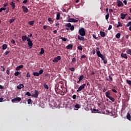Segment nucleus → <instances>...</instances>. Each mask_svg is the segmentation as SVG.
Wrapping results in <instances>:
<instances>
[{"label": "nucleus", "mask_w": 131, "mask_h": 131, "mask_svg": "<svg viewBox=\"0 0 131 131\" xmlns=\"http://www.w3.org/2000/svg\"><path fill=\"white\" fill-rule=\"evenodd\" d=\"M103 63H104V64H107V60H106V59L103 60Z\"/></svg>", "instance_id": "obj_64"}, {"label": "nucleus", "mask_w": 131, "mask_h": 131, "mask_svg": "<svg viewBox=\"0 0 131 131\" xmlns=\"http://www.w3.org/2000/svg\"><path fill=\"white\" fill-rule=\"evenodd\" d=\"M21 8L23 9V12L25 13H28V12H29L28 8H27L26 6H23Z\"/></svg>", "instance_id": "obj_10"}, {"label": "nucleus", "mask_w": 131, "mask_h": 131, "mask_svg": "<svg viewBox=\"0 0 131 131\" xmlns=\"http://www.w3.org/2000/svg\"><path fill=\"white\" fill-rule=\"evenodd\" d=\"M28 24H29V25H33V24H34V20L33 21H29Z\"/></svg>", "instance_id": "obj_38"}, {"label": "nucleus", "mask_w": 131, "mask_h": 131, "mask_svg": "<svg viewBox=\"0 0 131 131\" xmlns=\"http://www.w3.org/2000/svg\"><path fill=\"white\" fill-rule=\"evenodd\" d=\"M20 101L21 98L18 97L11 100V102H12V103H19V102H20Z\"/></svg>", "instance_id": "obj_3"}, {"label": "nucleus", "mask_w": 131, "mask_h": 131, "mask_svg": "<svg viewBox=\"0 0 131 131\" xmlns=\"http://www.w3.org/2000/svg\"><path fill=\"white\" fill-rule=\"evenodd\" d=\"M30 38H29L28 37H27V36L26 35L25 36H22L21 37V39L23 40V41H28V39H29Z\"/></svg>", "instance_id": "obj_9"}, {"label": "nucleus", "mask_w": 131, "mask_h": 131, "mask_svg": "<svg viewBox=\"0 0 131 131\" xmlns=\"http://www.w3.org/2000/svg\"><path fill=\"white\" fill-rule=\"evenodd\" d=\"M112 29V25H110L108 28V30H111Z\"/></svg>", "instance_id": "obj_54"}, {"label": "nucleus", "mask_w": 131, "mask_h": 131, "mask_svg": "<svg viewBox=\"0 0 131 131\" xmlns=\"http://www.w3.org/2000/svg\"><path fill=\"white\" fill-rule=\"evenodd\" d=\"M56 20H60V13H58L56 15Z\"/></svg>", "instance_id": "obj_31"}, {"label": "nucleus", "mask_w": 131, "mask_h": 131, "mask_svg": "<svg viewBox=\"0 0 131 131\" xmlns=\"http://www.w3.org/2000/svg\"><path fill=\"white\" fill-rule=\"evenodd\" d=\"M126 53L128 54V55H130L131 56V50L128 49L126 51Z\"/></svg>", "instance_id": "obj_33"}, {"label": "nucleus", "mask_w": 131, "mask_h": 131, "mask_svg": "<svg viewBox=\"0 0 131 131\" xmlns=\"http://www.w3.org/2000/svg\"><path fill=\"white\" fill-rule=\"evenodd\" d=\"M8 48V45H7V44H4L2 46V49L3 50H7V48Z\"/></svg>", "instance_id": "obj_24"}, {"label": "nucleus", "mask_w": 131, "mask_h": 131, "mask_svg": "<svg viewBox=\"0 0 131 131\" xmlns=\"http://www.w3.org/2000/svg\"><path fill=\"white\" fill-rule=\"evenodd\" d=\"M7 10V8L6 7H2L0 8V13H2L3 11H6Z\"/></svg>", "instance_id": "obj_26"}, {"label": "nucleus", "mask_w": 131, "mask_h": 131, "mask_svg": "<svg viewBox=\"0 0 131 131\" xmlns=\"http://www.w3.org/2000/svg\"><path fill=\"white\" fill-rule=\"evenodd\" d=\"M43 86L45 89H46V90H49V86L47 84H44Z\"/></svg>", "instance_id": "obj_42"}, {"label": "nucleus", "mask_w": 131, "mask_h": 131, "mask_svg": "<svg viewBox=\"0 0 131 131\" xmlns=\"http://www.w3.org/2000/svg\"><path fill=\"white\" fill-rule=\"evenodd\" d=\"M26 96H28L29 97H30V96H32L31 94H30V92H27L26 93Z\"/></svg>", "instance_id": "obj_44"}, {"label": "nucleus", "mask_w": 131, "mask_h": 131, "mask_svg": "<svg viewBox=\"0 0 131 131\" xmlns=\"http://www.w3.org/2000/svg\"><path fill=\"white\" fill-rule=\"evenodd\" d=\"M81 106L80 104H77L75 105V108H77V109H79Z\"/></svg>", "instance_id": "obj_30"}, {"label": "nucleus", "mask_w": 131, "mask_h": 131, "mask_svg": "<svg viewBox=\"0 0 131 131\" xmlns=\"http://www.w3.org/2000/svg\"><path fill=\"white\" fill-rule=\"evenodd\" d=\"M9 12H10V9L9 8H8L6 9V14H8L9 13Z\"/></svg>", "instance_id": "obj_50"}, {"label": "nucleus", "mask_w": 131, "mask_h": 131, "mask_svg": "<svg viewBox=\"0 0 131 131\" xmlns=\"http://www.w3.org/2000/svg\"><path fill=\"white\" fill-rule=\"evenodd\" d=\"M33 75H34V76H39V74L38 72H33Z\"/></svg>", "instance_id": "obj_27"}, {"label": "nucleus", "mask_w": 131, "mask_h": 131, "mask_svg": "<svg viewBox=\"0 0 131 131\" xmlns=\"http://www.w3.org/2000/svg\"><path fill=\"white\" fill-rule=\"evenodd\" d=\"M126 15H127V14H124L123 13H121V19H122V20H123V19H125V17H126Z\"/></svg>", "instance_id": "obj_20"}, {"label": "nucleus", "mask_w": 131, "mask_h": 131, "mask_svg": "<svg viewBox=\"0 0 131 131\" xmlns=\"http://www.w3.org/2000/svg\"><path fill=\"white\" fill-rule=\"evenodd\" d=\"M92 53L93 55H95L96 54V50H93Z\"/></svg>", "instance_id": "obj_62"}, {"label": "nucleus", "mask_w": 131, "mask_h": 131, "mask_svg": "<svg viewBox=\"0 0 131 131\" xmlns=\"http://www.w3.org/2000/svg\"><path fill=\"white\" fill-rule=\"evenodd\" d=\"M24 88V85L23 84H19L17 86V90H21V89H23Z\"/></svg>", "instance_id": "obj_14"}, {"label": "nucleus", "mask_w": 131, "mask_h": 131, "mask_svg": "<svg viewBox=\"0 0 131 131\" xmlns=\"http://www.w3.org/2000/svg\"><path fill=\"white\" fill-rule=\"evenodd\" d=\"M92 113H100V111L96 108H93V111H92Z\"/></svg>", "instance_id": "obj_19"}, {"label": "nucleus", "mask_w": 131, "mask_h": 131, "mask_svg": "<svg viewBox=\"0 0 131 131\" xmlns=\"http://www.w3.org/2000/svg\"><path fill=\"white\" fill-rule=\"evenodd\" d=\"M60 60H61V56H58L54 58V59L53 60V62L54 63H58Z\"/></svg>", "instance_id": "obj_6"}, {"label": "nucleus", "mask_w": 131, "mask_h": 131, "mask_svg": "<svg viewBox=\"0 0 131 131\" xmlns=\"http://www.w3.org/2000/svg\"><path fill=\"white\" fill-rule=\"evenodd\" d=\"M48 21H49V22H54V21L53 20V19H52V18L51 17H49L48 19Z\"/></svg>", "instance_id": "obj_46"}, {"label": "nucleus", "mask_w": 131, "mask_h": 131, "mask_svg": "<svg viewBox=\"0 0 131 131\" xmlns=\"http://www.w3.org/2000/svg\"><path fill=\"white\" fill-rule=\"evenodd\" d=\"M77 49H78V50H79L80 51H82V50H83L82 46H81V45L78 46Z\"/></svg>", "instance_id": "obj_40"}, {"label": "nucleus", "mask_w": 131, "mask_h": 131, "mask_svg": "<svg viewBox=\"0 0 131 131\" xmlns=\"http://www.w3.org/2000/svg\"><path fill=\"white\" fill-rule=\"evenodd\" d=\"M118 25L117 26V28H118V27H122V24H121V23H120V21H118Z\"/></svg>", "instance_id": "obj_29"}, {"label": "nucleus", "mask_w": 131, "mask_h": 131, "mask_svg": "<svg viewBox=\"0 0 131 131\" xmlns=\"http://www.w3.org/2000/svg\"><path fill=\"white\" fill-rule=\"evenodd\" d=\"M121 34H120V33H118L116 35V38H120V36H121Z\"/></svg>", "instance_id": "obj_28"}, {"label": "nucleus", "mask_w": 131, "mask_h": 131, "mask_svg": "<svg viewBox=\"0 0 131 131\" xmlns=\"http://www.w3.org/2000/svg\"><path fill=\"white\" fill-rule=\"evenodd\" d=\"M23 67H24V66L23 65L19 66L18 67L15 68V70H16V71H18V70H20V69H22Z\"/></svg>", "instance_id": "obj_16"}, {"label": "nucleus", "mask_w": 131, "mask_h": 131, "mask_svg": "<svg viewBox=\"0 0 131 131\" xmlns=\"http://www.w3.org/2000/svg\"><path fill=\"white\" fill-rule=\"evenodd\" d=\"M72 98L74 99V100H75V99H76V95H74L72 96Z\"/></svg>", "instance_id": "obj_61"}, {"label": "nucleus", "mask_w": 131, "mask_h": 131, "mask_svg": "<svg viewBox=\"0 0 131 131\" xmlns=\"http://www.w3.org/2000/svg\"><path fill=\"white\" fill-rule=\"evenodd\" d=\"M31 102H32L31 99H28V104H31Z\"/></svg>", "instance_id": "obj_49"}, {"label": "nucleus", "mask_w": 131, "mask_h": 131, "mask_svg": "<svg viewBox=\"0 0 131 131\" xmlns=\"http://www.w3.org/2000/svg\"><path fill=\"white\" fill-rule=\"evenodd\" d=\"M27 3H28V0H24L23 2V4H26Z\"/></svg>", "instance_id": "obj_58"}, {"label": "nucleus", "mask_w": 131, "mask_h": 131, "mask_svg": "<svg viewBox=\"0 0 131 131\" xmlns=\"http://www.w3.org/2000/svg\"><path fill=\"white\" fill-rule=\"evenodd\" d=\"M9 53H11V51H6V52L5 53V55L6 56H7V55L9 54Z\"/></svg>", "instance_id": "obj_48"}, {"label": "nucleus", "mask_w": 131, "mask_h": 131, "mask_svg": "<svg viewBox=\"0 0 131 131\" xmlns=\"http://www.w3.org/2000/svg\"><path fill=\"white\" fill-rule=\"evenodd\" d=\"M13 22H15V18H12V19H10V20H9L10 24H12V23H13Z\"/></svg>", "instance_id": "obj_34"}, {"label": "nucleus", "mask_w": 131, "mask_h": 131, "mask_svg": "<svg viewBox=\"0 0 131 131\" xmlns=\"http://www.w3.org/2000/svg\"><path fill=\"white\" fill-rule=\"evenodd\" d=\"M74 21V18H70L68 20V22L73 23Z\"/></svg>", "instance_id": "obj_35"}, {"label": "nucleus", "mask_w": 131, "mask_h": 131, "mask_svg": "<svg viewBox=\"0 0 131 131\" xmlns=\"http://www.w3.org/2000/svg\"><path fill=\"white\" fill-rule=\"evenodd\" d=\"M105 19H106V20H108V19H109V13H108L105 15Z\"/></svg>", "instance_id": "obj_47"}, {"label": "nucleus", "mask_w": 131, "mask_h": 131, "mask_svg": "<svg viewBox=\"0 0 131 131\" xmlns=\"http://www.w3.org/2000/svg\"><path fill=\"white\" fill-rule=\"evenodd\" d=\"M108 78H109L110 80H111V81H113V79L112 78V77H111V76H110V75H109Z\"/></svg>", "instance_id": "obj_52"}, {"label": "nucleus", "mask_w": 131, "mask_h": 131, "mask_svg": "<svg viewBox=\"0 0 131 131\" xmlns=\"http://www.w3.org/2000/svg\"><path fill=\"white\" fill-rule=\"evenodd\" d=\"M131 26V21H129L127 25L126 26L127 27H129V26Z\"/></svg>", "instance_id": "obj_53"}, {"label": "nucleus", "mask_w": 131, "mask_h": 131, "mask_svg": "<svg viewBox=\"0 0 131 131\" xmlns=\"http://www.w3.org/2000/svg\"><path fill=\"white\" fill-rule=\"evenodd\" d=\"M107 88H103V93H106V92H107Z\"/></svg>", "instance_id": "obj_55"}, {"label": "nucleus", "mask_w": 131, "mask_h": 131, "mask_svg": "<svg viewBox=\"0 0 131 131\" xmlns=\"http://www.w3.org/2000/svg\"><path fill=\"white\" fill-rule=\"evenodd\" d=\"M96 54L98 56V57H99V58H101V60H105L106 57L105 56L102 55L101 53V52L100 51H96Z\"/></svg>", "instance_id": "obj_1"}, {"label": "nucleus", "mask_w": 131, "mask_h": 131, "mask_svg": "<svg viewBox=\"0 0 131 131\" xmlns=\"http://www.w3.org/2000/svg\"><path fill=\"white\" fill-rule=\"evenodd\" d=\"M121 57H122V58H124V59H127V55L126 54L122 53L121 54Z\"/></svg>", "instance_id": "obj_21"}, {"label": "nucleus", "mask_w": 131, "mask_h": 131, "mask_svg": "<svg viewBox=\"0 0 131 131\" xmlns=\"http://www.w3.org/2000/svg\"><path fill=\"white\" fill-rule=\"evenodd\" d=\"M100 35L102 37H105L106 36V33H105V32L100 31Z\"/></svg>", "instance_id": "obj_17"}, {"label": "nucleus", "mask_w": 131, "mask_h": 131, "mask_svg": "<svg viewBox=\"0 0 131 131\" xmlns=\"http://www.w3.org/2000/svg\"><path fill=\"white\" fill-rule=\"evenodd\" d=\"M76 61V58L75 57H74L72 58V64Z\"/></svg>", "instance_id": "obj_45"}, {"label": "nucleus", "mask_w": 131, "mask_h": 131, "mask_svg": "<svg viewBox=\"0 0 131 131\" xmlns=\"http://www.w3.org/2000/svg\"><path fill=\"white\" fill-rule=\"evenodd\" d=\"M60 39H61L62 40H63V41H67V38L61 37Z\"/></svg>", "instance_id": "obj_41"}, {"label": "nucleus", "mask_w": 131, "mask_h": 131, "mask_svg": "<svg viewBox=\"0 0 131 131\" xmlns=\"http://www.w3.org/2000/svg\"><path fill=\"white\" fill-rule=\"evenodd\" d=\"M112 92H113L114 93H117V91H116V90H115V89H113L112 90Z\"/></svg>", "instance_id": "obj_59"}, {"label": "nucleus", "mask_w": 131, "mask_h": 131, "mask_svg": "<svg viewBox=\"0 0 131 131\" xmlns=\"http://www.w3.org/2000/svg\"><path fill=\"white\" fill-rule=\"evenodd\" d=\"M27 41L29 47H32V46H33V43H32V41H31V39H28Z\"/></svg>", "instance_id": "obj_12"}, {"label": "nucleus", "mask_w": 131, "mask_h": 131, "mask_svg": "<svg viewBox=\"0 0 131 131\" xmlns=\"http://www.w3.org/2000/svg\"><path fill=\"white\" fill-rule=\"evenodd\" d=\"M78 39L79 40H81L82 41H84V37H83V36L80 37V36L78 35Z\"/></svg>", "instance_id": "obj_15"}, {"label": "nucleus", "mask_w": 131, "mask_h": 131, "mask_svg": "<svg viewBox=\"0 0 131 131\" xmlns=\"http://www.w3.org/2000/svg\"><path fill=\"white\" fill-rule=\"evenodd\" d=\"M69 70H71V71H74L75 70L74 68H71L69 69Z\"/></svg>", "instance_id": "obj_57"}, {"label": "nucleus", "mask_w": 131, "mask_h": 131, "mask_svg": "<svg viewBox=\"0 0 131 131\" xmlns=\"http://www.w3.org/2000/svg\"><path fill=\"white\" fill-rule=\"evenodd\" d=\"M20 72H19L18 71H16L14 73V75L15 76H18V75H19L20 74Z\"/></svg>", "instance_id": "obj_39"}, {"label": "nucleus", "mask_w": 131, "mask_h": 131, "mask_svg": "<svg viewBox=\"0 0 131 131\" xmlns=\"http://www.w3.org/2000/svg\"><path fill=\"white\" fill-rule=\"evenodd\" d=\"M26 77H30V74L29 73V72L27 73Z\"/></svg>", "instance_id": "obj_56"}, {"label": "nucleus", "mask_w": 131, "mask_h": 131, "mask_svg": "<svg viewBox=\"0 0 131 131\" xmlns=\"http://www.w3.org/2000/svg\"><path fill=\"white\" fill-rule=\"evenodd\" d=\"M6 73H7V74H8V75H10V70H7L6 71Z\"/></svg>", "instance_id": "obj_60"}, {"label": "nucleus", "mask_w": 131, "mask_h": 131, "mask_svg": "<svg viewBox=\"0 0 131 131\" xmlns=\"http://www.w3.org/2000/svg\"><path fill=\"white\" fill-rule=\"evenodd\" d=\"M11 42L14 45V43H16V41L15 40H12Z\"/></svg>", "instance_id": "obj_63"}, {"label": "nucleus", "mask_w": 131, "mask_h": 131, "mask_svg": "<svg viewBox=\"0 0 131 131\" xmlns=\"http://www.w3.org/2000/svg\"><path fill=\"white\" fill-rule=\"evenodd\" d=\"M59 86H60V85H59V84H56L55 85V91L56 93H58V92L61 91V90L59 89Z\"/></svg>", "instance_id": "obj_8"}, {"label": "nucleus", "mask_w": 131, "mask_h": 131, "mask_svg": "<svg viewBox=\"0 0 131 131\" xmlns=\"http://www.w3.org/2000/svg\"><path fill=\"white\" fill-rule=\"evenodd\" d=\"M126 118H127V119H128V120H131L130 114H129V113H127V114Z\"/></svg>", "instance_id": "obj_22"}, {"label": "nucleus", "mask_w": 131, "mask_h": 131, "mask_svg": "<svg viewBox=\"0 0 131 131\" xmlns=\"http://www.w3.org/2000/svg\"><path fill=\"white\" fill-rule=\"evenodd\" d=\"M66 26L67 27H69L70 28V30H71L72 31H73V30H74V26L73 25H71V23H68L67 24Z\"/></svg>", "instance_id": "obj_7"}, {"label": "nucleus", "mask_w": 131, "mask_h": 131, "mask_svg": "<svg viewBox=\"0 0 131 131\" xmlns=\"http://www.w3.org/2000/svg\"><path fill=\"white\" fill-rule=\"evenodd\" d=\"M66 48L68 49V50H72V49L73 48V45L72 44H69L66 47Z\"/></svg>", "instance_id": "obj_18"}, {"label": "nucleus", "mask_w": 131, "mask_h": 131, "mask_svg": "<svg viewBox=\"0 0 131 131\" xmlns=\"http://www.w3.org/2000/svg\"><path fill=\"white\" fill-rule=\"evenodd\" d=\"M92 36L95 39H97L98 38V37H97V36H96V35L95 34H93Z\"/></svg>", "instance_id": "obj_51"}, {"label": "nucleus", "mask_w": 131, "mask_h": 131, "mask_svg": "<svg viewBox=\"0 0 131 131\" xmlns=\"http://www.w3.org/2000/svg\"><path fill=\"white\" fill-rule=\"evenodd\" d=\"M84 77L83 75H81L79 78L78 79L79 80V81H81V80H82V79H83Z\"/></svg>", "instance_id": "obj_32"}, {"label": "nucleus", "mask_w": 131, "mask_h": 131, "mask_svg": "<svg viewBox=\"0 0 131 131\" xmlns=\"http://www.w3.org/2000/svg\"><path fill=\"white\" fill-rule=\"evenodd\" d=\"M126 83L131 86V80H127Z\"/></svg>", "instance_id": "obj_36"}, {"label": "nucleus", "mask_w": 131, "mask_h": 131, "mask_svg": "<svg viewBox=\"0 0 131 131\" xmlns=\"http://www.w3.org/2000/svg\"><path fill=\"white\" fill-rule=\"evenodd\" d=\"M34 93V94L32 95V97L37 99L38 98V95H39V92L37 90H35Z\"/></svg>", "instance_id": "obj_4"}, {"label": "nucleus", "mask_w": 131, "mask_h": 131, "mask_svg": "<svg viewBox=\"0 0 131 131\" xmlns=\"http://www.w3.org/2000/svg\"><path fill=\"white\" fill-rule=\"evenodd\" d=\"M108 99L112 101V102H115V99L114 98L112 97V96H111Z\"/></svg>", "instance_id": "obj_37"}, {"label": "nucleus", "mask_w": 131, "mask_h": 131, "mask_svg": "<svg viewBox=\"0 0 131 131\" xmlns=\"http://www.w3.org/2000/svg\"><path fill=\"white\" fill-rule=\"evenodd\" d=\"M110 95H111V92H110V91H107L105 93V96L106 97V98H108V99L111 97Z\"/></svg>", "instance_id": "obj_13"}, {"label": "nucleus", "mask_w": 131, "mask_h": 131, "mask_svg": "<svg viewBox=\"0 0 131 131\" xmlns=\"http://www.w3.org/2000/svg\"><path fill=\"white\" fill-rule=\"evenodd\" d=\"M39 75H40V74H42L43 73V70L41 69L39 71Z\"/></svg>", "instance_id": "obj_43"}, {"label": "nucleus", "mask_w": 131, "mask_h": 131, "mask_svg": "<svg viewBox=\"0 0 131 131\" xmlns=\"http://www.w3.org/2000/svg\"><path fill=\"white\" fill-rule=\"evenodd\" d=\"M85 85H86V84L85 83H84L82 85L80 86L77 90V93H79V92L82 91V90H83V89L85 88Z\"/></svg>", "instance_id": "obj_5"}, {"label": "nucleus", "mask_w": 131, "mask_h": 131, "mask_svg": "<svg viewBox=\"0 0 131 131\" xmlns=\"http://www.w3.org/2000/svg\"><path fill=\"white\" fill-rule=\"evenodd\" d=\"M79 33L81 36H84L85 35V31L83 28L79 30Z\"/></svg>", "instance_id": "obj_2"}, {"label": "nucleus", "mask_w": 131, "mask_h": 131, "mask_svg": "<svg viewBox=\"0 0 131 131\" xmlns=\"http://www.w3.org/2000/svg\"><path fill=\"white\" fill-rule=\"evenodd\" d=\"M40 50H40V52L39 54L40 55H43V54H45V49H43V48H41L40 49Z\"/></svg>", "instance_id": "obj_25"}, {"label": "nucleus", "mask_w": 131, "mask_h": 131, "mask_svg": "<svg viewBox=\"0 0 131 131\" xmlns=\"http://www.w3.org/2000/svg\"><path fill=\"white\" fill-rule=\"evenodd\" d=\"M10 5L11 6V7H12V9H15V8L16 7V5H15V3L12 2L10 3Z\"/></svg>", "instance_id": "obj_23"}, {"label": "nucleus", "mask_w": 131, "mask_h": 131, "mask_svg": "<svg viewBox=\"0 0 131 131\" xmlns=\"http://www.w3.org/2000/svg\"><path fill=\"white\" fill-rule=\"evenodd\" d=\"M117 6L118 7H123V3L120 0H117Z\"/></svg>", "instance_id": "obj_11"}]
</instances>
